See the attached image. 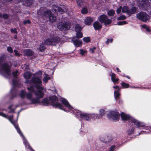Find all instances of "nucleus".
Wrapping results in <instances>:
<instances>
[{"instance_id": "nucleus-1", "label": "nucleus", "mask_w": 151, "mask_h": 151, "mask_svg": "<svg viewBox=\"0 0 151 151\" xmlns=\"http://www.w3.org/2000/svg\"><path fill=\"white\" fill-rule=\"evenodd\" d=\"M42 73L39 71L34 75L31 82L34 85L37 89L38 91L35 92L36 98H34L32 92H33L34 89L32 86L27 88L28 91H30L26 93L24 90H22L20 92V95L21 97L24 98L26 96L27 99L32 104H37L40 103V99L43 97L44 94L42 92L43 90L42 85L41 77Z\"/></svg>"}, {"instance_id": "nucleus-2", "label": "nucleus", "mask_w": 151, "mask_h": 151, "mask_svg": "<svg viewBox=\"0 0 151 151\" xmlns=\"http://www.w3.org/2000/svg\"><path fill=\"white\" fill-rule=\"evenodd\" d=\"M58 99L57 97L55 96H52L49 97V101L46 98L43 99L42 101V103L44 105L47 106L50 104V102L52 105L55 106L60 109L65 111L63 106L61 104L58 103Z\"/></svg>"}, {"instance_id": "nucleus-3", "label": "nucleus", "mask_w": 151, "mask_h": 151, "mask_svg": "<svg viewBox=\"0 0 151 151\" xmlns=\"http://www.w3.org/2000/svg\"><path fill=\"white\" fill-rule=\"evenodd\" d=\"M121 118L123 120H127L131 119L132 122L137 125L138 128H142L145 126V125L142 123L139 122L134 118H131L129 115L126 114L124 113H122L121 114Z\"/></svg>"}, {"instance_id": "nucleus-4", "label": "nucleus", "mask_w": 151, "mask_h": 151, "mask_svg": "<svg viewBox=\"0 0 151 151\" xmlns=\"http://www.w3.org/2000/svg\"><path fill=\"white\" fill-rule=\"evenodd\" d=\"M42 17L44 19L48 18L49 21L51 22H54L56 20V17L52 14L50 10L45 11L42 15Z\"/></svg>"}, {"instance_id": "nucleus-5", "label": "nucleus", "mask_w": 151, "mask_h": 151, "mask_svg": "<svg viewBox=\"0 0 151 151\" xmlns=\"http://www.w3.org/2000/svg\"><path fill=\"white\" fill-rule=\"evenodd\" d=\"M1 73L5 76L10 75L11 73L10 68L7 64L4 63L1 65Z\"/></svg>"}, {"instance_id": "nucleus-6", "label": "nucleus", "mask_w": 151, "mask_h": 151, "mask_svg": "<svg viewBox=\"0 0 151 151\" xmlns=\"http://www.w3.org/2000/svg\"><path fill=\"white\" fill-rule=\"evenodd\" d=\"M60 39L58 37L49 38L47 39L45 42V43L47 45H55L59 43Z\"/></svg>"}, {"instance_id": "nucleus-7", "label": "nucleus", "mask_w": 151, "mask_h": 151, "mask_svg": "<svg viewBox=\"0 0 151 151\" xmlns=\"http://www.w3.org/2000/svg\"><path fill=\"white\" fill-rule=\"evenodd\" d=\"M67 8L65 6H61L58 7L56 5H54L53 6L52 11H54L55 13H57L58 12L61 14H63L66 12Z\"/></svg>"}, {"instance_id": "nucleus-8", "label": "nucleus", "mask_w": 151, "mask_h": 151, "mask_svg": "<svg viewBox=\"0 0 151 151\" xmlns=\"http://www.w3.org/2000/svg\"><path fill=\"white\" fill-rule=\"evenodd\" d=\"M137 17L139 20L144 22H146L149 19V16L146 13L140 12L137 15Z\"/></svg>"}, {"instance_id": "nucleus-9", "label": "nucleus", "mask_w": 151, "mask_h": 151, "mask_svg": "<svg viewBox=\"0 0 151 151\" xmlns=\"http://www.w3.org/2000/svg\"><path fill=\"white\" fill-rule=\"evenodd\" d=\"M98 19L100 22L104 23L106 25L109 24L111 22V20L109 19L106 15L104 14L98 17Z\"/></svg>"}, {"instance_id": "nucleus-10", "label": "nucleus", "mask_w": 151, "mask_h": 151, "mask_svg": "<svg viewBox=\"0 0 151 151\" xmlns=\"http://www.w3.org/2000/svg\"><path fill=\"white\" fill-rule=\"evenodd\" d=\"M61 101L65 106L70 110V112L73 113H75V112L76 113L77 112L74 109L73 107L70 104L69 102L66 99L64 98H62L61 99Z\"/></svg>"}, {"instance_id": "nucleus-11", "label": "nucleus", "mask_w": 151, "mask_h": 151, "mask_svg": "<svg viewBox=\"0 0 151 151\" xmlns=\"http://www.w3.org/2000/svg\"><path fill=\"white\" fill-rule=\"evenodd\" d=\"M70 27L69 23H63L62 22L59 23L57 25L58 29L61 30L65 31L69 29Z\"/></svg>"}, {"instance_id": "nucleus-12", "label": "nucleus", "mask_w": 151, "mask_h": 151, "mask_svg": "<svg viewBox=\"0 0 151 151\" xmlns=\"http://www.w3.org/2000/svg\"><path fill=\"white\" fill-rule=\"evenodd\" d=\"M109 117L112 118L113 120H117L119 119L120 115L119 113L116 111H111L109 114Z\"/></svg>"}, {"instance_id": "nucleus-13", "label": "nucleus", "mask_w": 151, "mask_h": 151, "mask_svg": "<svg viewBox=\"0 0 151 151\" xmlns=\"http://www.w3.org/2000/svg\"><path fill=\"white\" fill-rule=\"evenodd\" d=\"M77 114H79L81 118L86 121H90L91 120V118L89 116L90 114L86 113H80V112H78Z\"/></svg>"}, {"instance_id": "nucleus-14", "label": "nucleus", "mask_w": 151, "mask_h": 151, "mask_svg": "<svg viewBox=\"0 0 151 151\" xmlns=\"http://www.w3.org/2000/svg\"><path fill=\"white\" fill-rule=\"evenodd\" d=\"M72 41L75 46L77 47H81L82 45V41L76 39L75 38H73L72 40Z\"/></svg>"}, {"instance_id": "nucleus-15", "label": "nucleus", "mask_w": 151, "mask_h": 151, "mask_svg": "<svg viewBox=\"0 0 151 151\" xmlns=\"http://www.w3.org/2000/svg\"><path fill=\"white\" fill-rule=\"evenodd\" d=\"M93 26L95 30H98L102 28V25L99 22L96 21L94 23Z\"/></svg>"}, {"instance_id": "nucleus-16", "label": "nucleus", "mask_w": 151, "mask_h": 151, "mask_svg": "<svg viewBox=\"0 0 151 151\" xmlns=\"http://www.w3.org/2000/svg\"><path fill=\"white\" fill-rule=\"evenodd\" d=\"M137 2L139 4V6H144L147 2V1L145 0H137Z\"/></svg>"}, {"instance_id": "nucleus-17", "label": "nucleus", "mask_w": 151, "mask_h": 151, "mask_svg": "<svg viewBox=\"0 0 151 151\" xmlns=\"http://www.w3.org/2000/svg\"><path fill=\"white\" fill-rule=\"evenodd\" d=\"M24 53L25 55L28 56H31L33 54V52L29 49H26L24 50Z\"/></svg>"}, {"instance_id": "nucleus-18", "label": "nucleus", "mask_w": 151, "mask_h": 151, "mask_svg": "<svg viewBox=\"0 0 151 151\" xmlns=\"http://www.w3.org/2000/svg\"><path fill=\"white\" fill-rule=\"evenodd\" d=\"M105 114V111L103 109H101L99 111V118H101Z\"/></svg>"}, {"instance_id": "nucleus-19", "label": "nucleus", "mask_w": 151, "mask_h": 151, "mask_svg": "<svg viewBox=\"0 0 151 151\" xmlns=\"http://www.w3.org/2000/svg\"><path fill=\"white\" fill-rule=\"evenodd\" d=\"M137 11V9L134 7H132L130 10L129 9L128 12V15L130 16L131 14L136 13Z\"/></svg>"}, {"instance_id": "nucleus-20", "label": "nucleus", "mask_w": 151, "mask_h": 151, "mask_svg": "<svg viewBox=\"0 0 151 151\" xmlns=\"http://www.w3.org/2000/svg\"><path fill=\"white\" fill-rule=\"evenodd\" d=\"M93 21L92 19L90 17L87 18L85 20V24L89 25Z\"/></svg>"}, {"instance_id": "nucleus-21", "label": "nucleus", "mask_w": 151, "mask_h": 151, "mask_svg": "<svg viewBox=\"0 0 151 151\" xmlns=\"http://www.w3.org/2000/svg\"><path fill=\"white\" fill-rule=\"evenodd\" d=\"M129 11V9L127 6H124L122 7V12L123 13H126L128 15Z\"/></svg>"}, {"instance_id": "nucleus-22", "label": "nucleus", "mask_w": 151, "mask_h": 151, "mask_svg": "<svg viewBox=\"0 0 151 151\" xmlns=\"http://www.w3.org/2000/svg\"><path fill=\"white\" fill-rule=\"evenodd\" d=\"M90 118L95 119H99V116L98 114H89Z\"/></svg>"}, {"instance_id": "nucleus-23", "label": "nucleus", "mask_w": 151, "mask_h": 151, "mask_svg": "<svg viewBox=\"0 0 151 151\" xmlns=\"http://www.w3.org/2000/svg\"><path fill=\"white\" fill-rule=\"evenodd\" d=\"M24 78L26 79H29L32 76V74L29 72H26L24 74Z\"/></svg>"}, {"instance_id": "nucleus-24", "label": "nucleus", "mask_w": 151, "mask_h": 151, "mask_svg": "<svg viewBox=\"0 0 151 151\" xmlns=\"http://www.w3.org/2000/svg\"><path fill=\"white\" fill-rule=\"evenodd\" d=\"M45 76L43 79V81L44 82L47 83L48 80L50 79V77L47 74H46Z\"/></svg>"}, {"instance_id": "nucleus-25", "label": "nucleus", "mask_w": 151, "mask_h": 151, "mask_svg": "<svg viewBox=\"0 0 151 151\" xmlns=\"http://www.w3.org/2000/svg\"><path fill=\"white\" fill-rule=\"evenodd\" d=\"M82 28L78 24H76L75 26V29L76 31L77 32H80Z\"/></svg>"}, {"instance_id": "nucleus-26", "label": "nucleus", "mask_w": 151, "mask_h": 151, "mask_svg": "<svg viewBox=\"0 0 151 151\" xmlns=\"http://www.w3.org/2000/svg\"><path fill=\"white\" fill-rule=\"evenodd\" d=\"M114 13L115 12L113 9L109 10L107 12L109 16H113L114 15Z\"/></svg>"}, {"instance_id": "nucleus-27", "label": "nucleus", "mask_w": 151, "mask_h": 151, "mask_svg": "<svg viewBox=\"0 0 151 151\" xmlns=\"http://www.w3.org/2000/svg\"><path fill=\"white\" fill-rule=\"evenodd\" d=\"M119 91H115L114 92V97L115 99L116 98H118L120 95V94L119 93Z\"/></svg>"}, {"instance_id": "nucleus-28", "label": "nucleus", "mask_w": 151, "mask_h": 151, "mask_svg": "<svg viewBox=\"0 0 151 151\" xmlns=\"http://www.w3.org/2000/svg\"><path fill=\"white\" fill-rule=\"evenodd\" d=\"M20 1H25L27 4V5L29 6L31 5L32 4L31 0H20Z\"/></svg>"}, {"instance_id": "nucleus-29", "label": "nucleus", "mask_w": 151, "mask_h": 151, "mask_svg": "<svg viewBox=\"0 0 151 151\" xmlns=\"http://www.w3.org/2000/svg\"><path fill=\"white\" fill-rule=\"evenodd\" d=\"M9 15L6 14H3L0 13V17H2L3 18L6 19L8 17Z\"/></svg>"}, {"instance_id": "nucleus-30", "label": "nucleus", "mask_w": 151, "mask_h": 151, "mask_svg": "<svg viewBox=\"0 0 151 151\" xmlns=\"http://www.w3.org/2000/svg\"><path fill=\"white\" fill-rule=\"evenodd\" d=\"M76 1L78 6H81L83 5V0H76Z\"/></svg>"}, {"instance_id": "nucleus-31", "label": "nucleus", "mask_w": 151, "mask_h": 151, "mask_svg": "<svg viewBox=\"0 0 151 151\" xmlns=\"http://www.w3.org/2000/svg\"><path fill=\"white\" fill-rule=\"evenodd\" d=\"M122 86L124 88H127L129 86V84L125 82H122L121 83Z\"/></svg>"}, {"instance_id": "nucleus-32", "label": "nucleus", "mask_w": 151, "mask_h": 151, "mask_svg": "<svg viewBox=\"0 0 151 151\" xmlns=\"http://www.w3.org/2000/svg\"><path fill=\"white\" fill-rule=\"evenodd\" d=\"M76 35V37L78 38H81L83 37V34L80 32H77Z\"/></svg>"}, {"instance_id": "nucleus-33", "label": "nucleus", "mask_w": 151, "mask_h": 151, "mask_svg": "<svg viewBox=\"0 0 151 151\" xmlns=\"http://www.w3.org/2000/svg\"><path fill=\"white\" fill-rule=\"evenodd\" d=\"M45 47L44 45H43V44H41L40 46L39 49L40 51H42L45 50Z\"/></svg>"}, {"instance_id": "nucleus-34", "label": "nucleus", "mask_w": 151, "mask_h": 151, "mask_svg": "<svg viewBox=\"0 0 151 151\" xmlns=\"http://www.w3.org/2000/svg\"><path fill=\"white\" fill-rule=\"evenodd\" d=\"M126 17L124 15H121L117 18L118 20H123L126 19Z\"/></svg>"}, {"instance_id": "nucleus-35", "label": "nucleus", "mask_w": 151, "mask_h": 151, "mask_svg": "<svg viewBox=\"0 0 151 151\" xmlns=\"http://www.w3.org/2000/svg\"><path fill=\"white\" fill-rule=\"evenodd\" d=\"M83 40L84 42L86 43H88L90 41V39L89 37H84L83 38Z\"/></svg>"}, {"instance_id": "nucleus-36", "label": "nucleus", "mask_w": 151, "mask_h": 151, "mask_svg": "<svg viewBox=\"0 0 151 151\" xmlns=\"http://www.w3.org/2000/svg\"><path fill=\"white\" fill-rule=\"evenodd\" d=\"M127 23V22L126 21H123L118 22L117 24L119 25H121L126 24Z\"/></svg>"}, {"instance_id": "nucleus-37", "label": "nucleus", "mask_w": 151, "mask_h": 151, "mask_svg": "<svg viewBox=\"0 0 151 151\" xmlns=\"http://www.w3.org/2000/svg\"><path fill=\"white\" fill-rule=\"evenodd\" d=\"M80 54L82 55H83L84 54L87 52V51L86 50H84L83 49H80Z\"/></svg>"}, {"instance_id": "nucleus-38", "label": "nucleus", "mask_w": 151, "mask_h": 151, "mask_svg": "<svg viewBox=\"0 0 151 151\" xmlns=\"http://www.w3.org/2000/svg\"><path fill=\"white\" fill-rule=\"evenodd\" d=\"M142 27L143 28L145 29L148 32H150V30L146 25L145 24L143 25H142Z\"/></svg>"}, {"instance_id": "nucleus-39", "label": "nucleus", "mask_w": 151, "mask_h": 151, "mask_svg": "<svg viewBox=\"0 0 151 151\" xmlns=\"http://www.w3.org/2000/svg\"><path fill=\"white\" fill-rule=\"evenodd\" d=\"M7 50L8 52H10V53H12L13 52V50L12 49L11 47H7Z\"/></svg>"}, {"instance_id": "nucleus-40", "label": "nucleus", "mask_w": 151, "mask_h": 151, "mask_svg": "<svg viewBox=\"0 0 151 151\" xmlns=\"http://www.w3.org/2000/svg\"><path fill=\"white\" fill-rule=\"evenodd\" d=\"M134 128H132L131 129H129L127 131V133L129 134H132V133H133V131L134 130Z\"/></svg>"}, {"instance_id": "nucleus-41", "label": "nucleus", "mask_w": 151, "mask_h": 151, "mask_svg": "<svg viewBox=\"0 0 151 151\" xmlns=\"http://www.w3.org/2000/svg\"><path fill=\"white\" fill-rule=\"evenodd\" d=\"M88 12V11L86 8H83L81 10L82 13L83 14H86Z\"/></svg>"}, {"instance_id": "nucleus-42", "label": "nucleus", "mask_w": 151, "mask_h": 151, "mask_svg": "<svg viewBox=\"0 0 151 151\" xmlns=\"http://www.w3.org/2000/svg\"><path fill=\"white\" fill-rule=\"evenodd\" d=\"M122 9V6H120L116 10L117 13L118 14L120 13L121 12Z\"/></svg>"}, {"instance_id": "nucleus-43", "label": "nucleus", "mask_w": 151, "mask_h": 151, "mask_svg": "<svg viewBox=\"0 0 151 151\" xmlns=\"http://www.w3.org/2000/svg\"><path fill=\"white\" fill-rule=\"evenodd\" d=\"M111 76V80L112 81L114 80L116 78H115L116 75L114 73H112Z\"/></svg>"}, {"instance_id": "nucleus-44", "label": "nucleus", "mask_w": 151, "mask_h": 151, "mask_svg": "<svg viewBox=\"0 0 151 151\" xmlns=\"http://www.w3.org/2000/svg\"><path fill=\"white\" fill-rule=\"evenodd\" d=\"M18 73V71L17 70L13 72L12 73V75L13 76L15 77H16L17 76Z\"/></svg>"}, {"instance_id": "nucleus-45", "label": "nucleus", "mask_w": 151, "mask_h": 151, "mask_svg": "<svg viewBox=\"0 0 151 151\" xmlns=\"http://www.w3.org/2000/svg\"><path fill=\"white\" fill-rule=\"evenodd\" d=\"M113 88H114L115 89H116L115 90L116 91H119L120 90V88L119 87V86H114L113 87Z\"/></svg>"}, {"instance_id": "nucleus-46", "label": "nucleus", "mask_w": 151, "mask_h": 151, "mask_svg": "<svg viewBox=\"0 0 151 151\" xmlns=\"http://www.w3.org/2000/svg\"><path fill=\"white\" fill-rule=\"evenodd\" d=\"M14 106H15L13 105H12V106H10V107H9V108L11 110V111H10L9 112H12L14 111V109H13V108H14Z\"/></svg>"}, {"instance_id": "nucleus-47", "label": "nucleus", "mask_w": 151, "mask_h": 151, "mask_svg": "<svg viewBox=\"0 0 151 151\" xmlns=\"http://www.w3.org/2000/svg\"><path fill=\"white\" fill-rule=\"evenodd\" d=\"M113 41V39H108L107 41H106V43L107 44H108L109 42H112Z\"/></svg>"}, {"instance_id": "nucleus-48", "label": "nucleus", "mask_w": 151, "mask_h": 151, "mask_svg": "<svg viewBox=\"0 0 151 151\" xmlns=\"http://www.w3.org/2000/svg\"><path fill=\"white\" fill-rule=\"evenodd\" d=\"M96 49V47H94L93 48H90L89 50L91 52V53H94V50Z\"/></svg>"}, {"instance_id": "nucleus-49", "label": "nucleus", "mask_w": 151, "mask_h": 151, "mask_svg": "<svg viewBox=\"0 0 151 151\" xmlns=\"http://www.w3.org/2000/svg\"><path fill=\"white\" fill-rule=\"evenodd\" d=\"M119 80V79L118 78H116L114 80L112 81L114 84H115Z\"/></svg>"}, {"instance_id": "nucleus-50", "label": "nucleus", "mask_w": 151, "mask_h": 151, "mask_svg": "<svg viewBox=\"0 0 151 151\" xmlns=\"http://www.w3.org/2000/svg\"><path fill=\"white\" fill-rule=\"evenodd\" d=\"M14 52L15 53V55H17L18 56H19L20 55V54L17 51V50H14Z\"/></svg>"}, {"instance_id": "nucleus-51", "label": "nucleus", "mask_w": 151, "mask_h": 151, "mask_svg": "<svg viewBox=\"0 0 151 151\" xmlns=\"http://www.w3.org/2000/svg\"><path fill=\"white\" fill-rule=\"evenodd\" d=\"M30 21L29 20H25L23 22L24 24H26L27 23H30Z\"/></svg>"}, {"instance_id": "nucleus-52", "label": "nucleus", "mask_w": 151, "mask_h": 151, "mask_svg": "<svg viewBox=\"0 0 151 151\" xmlns=\"http://www.w3.org/2000/svg\"><path fill=\"white\" fill-rule=\"evenodd\" d=\"M115 147V145L112 146L110 148L109 151H113Z\"/></svg>"}, {"instance_id": "nucleus-53", "label": "nucleus", "mask_w": 151, "mask_h": 151, "mask_svg": "<svg viewBox=\"0 0 151 151\" xmlns=\"http://www.w3.org/2000/svg\"><path fill=\"white\" fill-rule=\"evenodd\" d=\"M11 32H13L15 33H17V30L16 29H11Z\"/></svg>"}, {"instance_id": "nucleus-54", "label": "nucleus", "mask_w": 151, "mask_h": 151, "mask_svg": "<svg viewBox=\"0 0 151 151\" xmlns=\"http://www.w3.org/2000/svg\"><path fill=\"white\" fill-rule=\"evenodd\" d=\"M13 84L14 86H15L17 85V81L15 80L13 81Z\"/></svg>"}, {"instance_id": "nucleus-55", "label": "nucleus", "mask_w": 151, "mask_h": 151, "mask_svg": "<svg viewBox=\"0 0 151 151\" xmlns=\"http://www.w3.org/2000/svg\"><path fill=\"white\" fill-rule=\"evenodd\" d=\"M40 10H41V9L38 10L37 11V14H38V15H41V14Z\"/></svg>"}, {"instance_id": "nucleus-56", "label": "nucleus", "mask_w": 151, "mask_h": 151, "mask_svg": "<svg viewBox=\"0 0 151 151\" xmlns=\"http://www.w3.org/2000/svg\"><path fill=\"white\" fill-rule=\"evenodd\" d=\"M116 70L118 72H120V70L118 68H116Z\"/></svg>"}, {"instance_id": "nucleus-57", "label": "nucleus", "mask_w": 151, "mask_h": 151, "mask_svg": "<svg viewBox=\"0 0 151 151\" xmlns=\"http://www.w3.org/2000/svg\"><path fill=\"white\" fill-rule=\"evenodd\" d=\"M29 81H26L25 82L27 83H29Z\"/></svg>"}, {"instance_id": "nucleus-58", "label": "nucleus", "mask_w": 151, "mask_h": 151, "mask_svg": "<svg viewBox=\"0 0 151 151\" xmlns=\"http://www.w3.org/2000/svg\"><path fill=\"white\" fill-rule=\"evenodd\" d=\"M126 77L127 78H129V79L130 78L128 76H126Z\"/></svg>"}, {"instance_id": "nucleus-59", "label": "nucleus", "mask_w": 151, "mask_h": 151, "mask_svg": "<svg viewBox=\"0 0 151 151\" xmlns=\"http://www.w3.org/2000/svg\"><path fill=\"white\" fill-rule=\"evenodd\" d=\"M14 37V38H17V37H16V36H15Z\"/></svg>"}, {"instance_id": "nucleus-60", "label": "nucleus", "mask_w": 151, "mask_h": 151, "mask_svg": "<svg viewBox=\"0 0 151 151\" xmlns=\"http://www.w3.org/2000/svg\"><path fill=\"white\" fill-rule=\"evenodd\" d=\"M18 116H19V114H18V115H17V118H18Z\"/></svg>"}, {"instance_id": "nucleus-61", "label": "nucleus", "mask_w": 151, "mask_h": 151, "mask_svg": "<svg viewBox=\"0 0 151 151\" xmlns=\"http://www.w3.org/2000/svg\"><path fill=\"white\" fill-rule=\"evenodd\" d=\"M141 132L140 133H139V134H141Z\"/></svg>"}, {"instance_id": "nucleus-62", "label": "nucleus", "mask_w": 151, "mask_h": 151, "mask_svg": "<svg viewBox=\"0 0 151 151\" xmlns=\"http://www.w3.org/2000/svg\"><path fill=\"white\" fill-rule=\"evenodd\" d=\"M52 1V0H51Z\"/></svg>"}]
</instances>
